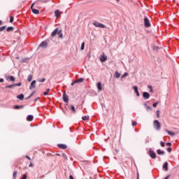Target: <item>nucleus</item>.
<instances>
[{
	"label": "nucleus",
	"instance_id": "f257e3e1",
	"mask_svg": "<svg viewBox=\"0 0 179 179\" xmlns=\"http://www.w3.org/2000/svg\"><path fill=\"white\" fill-rule=\"evenodd\" d=\"M153 127L157 129V131H159L161 128L160 122H159V120H154L153 122Z\"/></svg>",
	"mask_w": 179,
	"mask_h": 179
},
{
	"label": "nucleus",
	"instance_id": "f03ea898",
	"mask_svg": "<svg viewBox=\"0 0 179 179\" xmlns=\"http://www.w3.org/2000/svg\"><path fill=\"white\" fill-rule=\"evenodd\" d=\"M34 5H36V2H34L31 6V10L32 13H34V15H38V13H40V11L34 8H33V6H34Z\"/></svg>",
	"mask_w": 179,
	"mask_h": 179
},
{
	"label": "nucleus",
	"instance_id": "7ed1b4c3",
	"mask_svg": "<svg viewBox=\"0 0 179 179\" xmlns=\"http://www.w3.org/2000/svg\"><path fill=\"white\" fill-rule=\"evenodd\" d=\"M94 26L95 27H101V29H106V25H104L103 24L97 22H94L93 23Z\"/></svg>",
	"mask_w": 179,
	"mask_h": 179
},
{
	"label": "nucleus",
	"instance_id": "20e7f679",
	"mask_svg": "<svg viewBox=\"0 0 179 179\" xmlns=\"http://www.w3.org/2000/svg\"><path fill=\"white\" fill-rule=\"evenodd\" d=\"M144 26L145 27H150V22L149 21V19H148V17L144 18Z\"/></svg>",
	"mask_w": 179,
	"mask_h": 179
},
{
	"label": "nucleus",
	"instance_id": "39448f33",
	"mask_svg": "<svg viewBox=\"0 0 179 179\" xmlns=\"http://www.w3.org/2000/svg\"><path fill=\"white\" fill-rule=\"evenodd\" d=\"M149 155H150L151 159H156V152H155L153 150H150Z\"/></svg>",
	"mask_w": 179,
	"mask_h": 179
},
{
	"label": "nucleus",
	"instance_id": "423d86ee",
	"mask_svg": "<svg viewBox=\"0 0 179 179\" xmlns=\"http://www.w3.org/2000/svg\"><path fill=\"white\" fill-rule=\"evenodd\" d=\"M36 2V5H41V3H47L48 0H37Z\"/></svg>",
	"mask_w": 179,
	"mask_h": 179
},
{
	"label": "nucleus",
	"instance_id": "0eeeda50",
	"mask_svg": "<svg viewBox=\"0 0 179 179\" xmlns=\"http://www.w3.org/2000/svg\"><path fill=\"white\" fill-rule=\"evenodd\" d=\"M57 146L59 149H63V150L68 148V146L65 144H58Z\"/></svg>",
	"mask_w": 179,
	"mask_h": 179
},
{
	"label": "nucleus",
	"instance_id": "6e6552de",
	"mask_svg": "<svg viewBox=\"0 0 179 179\" xmlns=\"http://www.w3.org/2000/svg\"><path fill=\"white\" fill-rule=\"evenodd\" d=\"M63 101H64V103H68V101H69V99L65 92L63 94Z\"/></svg>",
	"mask_w": 179,
	"mask_h": 179
},
{
	"label": "nucleus",
	"instance_id": "1a4fd4ad",
	"mask_svg": "<svg viewBox=\"0 0 179 179\" xmlns=\"http://www.w3.org/2000/svg\"><path fill=\"white\" fill-rule=\"evenodd\" d=\"M100 61L101 62H106V61H107V56L103 54L102 56L100 57Z\"/></svg>",
	"mask_w": 179,
	"mask_h": 179
},
{
	"label": "nucleus",
	"instance_id": "9d476101",
	"mask_svg": "<svg viewBox=\"0 0 179 179\" xmlns=\"http://www.w3.org/2000/svg\"><path fill=\"white\" fill-rule=\"evenodd\" d=\"M143 97L145 99V100H148V99L150 97V94H149V92H143Z\"/></svg>",
	"mask_w": 179,
	"mask_h": 179
},
{
	"label": "nucleus",
	"instance_id": "9b49d317",
	"mask_svg": "<svg viewBox=\"0 0 179 179\" xmlns=\"http://www.w3.org/2000/svg\"><path fill=\"white\" fill-rule=\"evenodd\" d=\"M133 89H134L135 93L136 94L137 97H139L141 96V94H139V92L138 91V86H134Z\"/></svg>",
	"mask_w": 179,
	"mask_h": 179
},
{
	"label": "nucleus",
	"instance_id": "f8f14e48",
	"mask_svg": "<svg viewBox=\"0 0 179 179\" xmlns=\"http://www.w3.org/2000/svg\"><path fill=\"white\" fill-rule=\"evenodd\" d=\"M36 88V80H33L31 83V85L29 86V90H31V89Z\"/></svg>",
	"mask_w": 179,
	"mask_h": 179
},
{
	"label": "nucleus",
	"instance_id": "ddd939ff",
	"mask_svg": "<svg viewBox=\"0 0 179 179\" xmlns=\"http://www.w3.org/2000/svg\"><path fill=\"white\" fill-rule=\"evenodd\" d=\"M58 34V28H56L51 34L52 37H55Z\"/></svg>",
	"mask_w": 179,
	"mask_h": 179
},
{
	"label": "nucleus",
	"instance_id": "4468645a",
	"mask_svg": "<svg viewBox=\"0 0 179 179\" xmlns=\"http://www.w3.org/2000/svg\"><path fill=\"white\" fill-rule=\"evenodd\" d=\"M6 80H10L11 82H15V77L10 76L6 77Z\"/></svg>",
	"mask_w": 179,
	"mask_h": 179
},
{
	"label": "nucleus",
	"instance_id": "2eb2a0df",
	"mask_svg": "<svg viewBox=\"0 0 179 179\" xmlns=\"http://www.w3.org/2000/svg\"><path fill=\"white\" fill-rule=\"evenodd\" d=\"M96 87L99 92H101L103 90V87H101V83H98L96 84Z\"/></svg>",
	"mask_w": 179,
	"mask_h": 179
},
{
	"label": "nucleus",
	"instance_id": "dca6fc26",
	"mask_svg": "<svg viewBox=\"0 0 179 179\" xmlns=\"http://www.w3.org/2000/svg\"><path fill=\"white\" fill-rule=\"evenodd\" d=\"M163 167L164 168L165 171H169V163H168L167 162H166L164 164Z\"/></svg>",
	"mask_w": 179,
	"mask_h": 179
},
{
	"label": "nucleus",
	"instance_id": "f3484780",
	"mask_svg": "<svg viewBox=\"0 0 179 179\" xmlns=\"http://www.w3.org/2000/svg\"><path fill=\"white\" fill-rule=\"evenodd\" d=\"M48 44L47 42L43 41L42 42L39 46L42 47L43 48H45V47H47Z\"/></svg>",
	"mask_w": 179,
	"mask_h": 179
},
{
	"label": "nucleus",
	"instance_id": "a211bd4d",
	"mask_svg": "<svg viewBox=\"0 0 179 179\" xmlns=\"http://www.w3.org/2000/svg\"><path fill=\"white\" fill-rule=\"evenodd\" d=\"M55 15L57 17V18L58 19V17H59V15H61V13L59 12V10H56L55 11Z\"/></svg>",
	"mask_w": 179,
	"mask_h": 179
},
{
	"label": "nucleus",
	"instance_id": "6ab92c4d",
	"mask_svg": "<svg viewBox=\"0 0 179 179\" xmlns=\"http://www.w3.org/2000/svg\"><path fill=\"white\" fill-rule=\"evenodd\" d=\"M17 99H19V100H23L24 99V95H23V94H19L17 96Z\"/></svg>",
	"mask_w": 179,
	"mask_h": 179
},
{
	"label": "nucleus",
	"instance_id": "aec40b11",
	"mask_svg": "<svg viewBox=\"0 0 179 179\" xmlns=\"http://www.w3.org/2000/svg\"><path fill=\"white\" fill-rule=\"evenodd\" d=\"M34 117L33 115H29L27 116V121H31L32 120H34Z\"/></svg>",
	"mask_w": 179,
	"mask_h": 179
},
{
	"label": "nucleus",
	"instance_id": "412c9836",
	"mask_svg": "<svg viewBox=\"0 0 179 179\" xmlns=\"http://www.w3.org/2000/svg\"><path fill=\"white\" fill-rule=\"evenodd\" d=\"M114 76H115V78H116V79H118V78H120L121 76V74L120 73H118V71H115Z\"/></svg>",
	"mask_w": 179,
	"mask_h": 179
},
{
	"label": "nucleus",
	"instance_id": "4be33fe9",
	"mask_svg": "<svg viewBox=\"0 0 179 179\" xmlns=\"http://www.w3.org/2000/svg\"><path fill=\"white\" fill-rule=\"evenodd\" d=\"M83 80H84L83 78H79L78 80H76L74 83H82V82H83Z\"/></svg>",
	"mask_w": 179,
	"mask_h": 179
},
{
	"label": "nucleus",
	"instance_id": "5701e85b",
	"mask_svg": "<svg viewBox=\"0 0 179 179\" xmlns=\"http://www.w3.org/2000/svg\"><path fill=\"white\" fill-rule=\"evenodd\" d=\"M70 107H71V111H73L74 114L76 113V109H75V106L73 105H71Z\"/></svg>",
	"mask_w": 179,
	"mask_h": 179
},
{
	"label": "nucleus",
	"instance_id": "b1692460",
	"mask_svg": "<svg viewBox=\"0 0 179 179\" xmlns=\"http://www.w3.org/2000/svg\"><path fill=\"white\" fill-rule=\"evenodd\" d=\"M166 132L169 134V135H170L171 136H174V135H176V133L173 132V131H170L169 130H166Z\"/></svg>",
	"mask_w": 179,
	"mask_h": 179
},
{
	"label": "nucleus",
	"instance_id": "393cba45",
	"mask_svg": "<svg viewBox=\"0 0 179 179\" xmlns=\"http://www.w3.org/2000/svg\"><path fill=\"white\" fill-rule=\"evenodd\" d=\"M58 33V36L59 37V38H62L63 35H62V30H59V31H57Z\"/></svg>",
	"mask_w": 179,
	"mask_h": 179
},
{
	"label": "nucleus",
	"instance_id": "a878e982",
	"mask_svg": "<svg viewBox=\"0 0 179 179\" xmlns=\"http://www.w3.org/2000/svg\"><path fill=\"white\" fill-rule=\"evenodd\" d=\"M15 87V85H7L5 87L6 89H13Z\"/></svg>",
	"mask_w": 179,
	"mask_h": 179
},
{
	"label": "nucleus",
	"instance_id": "bb28decb",
	"mask_svg": "<svg viewBox=\"0 0 179 179\" xmlns=\"http://www.w3.org/2000/svg\"><path fill=\"white\" fill-rule=\"evenodd\" d=\"M33 79V76L31 74L28 76L27 80L29 82H31V80Z\"/></svg>",
	"mask_w": 179,
	"mask_h": 179
},
{
	"label": "nucleus",
	"instance_id": "cd10ccee",
	"mask_svg": "<svg viewBox=\"0 0 179 179\" xmlns=\"http://www.w3.org/2000/svg\"><path fill=\"white\" fill-rule=\"evenodd\" d=\"M89 118H90L89 116H83L82 117V120H83V121H89Z\"/></svg>",
	"mask_w": 179,
	"mask_h": 179
},
{
	"label": "nucleus",
	"instance_id": "c85d7f7f",
	"mask_svg": "<svg viewBox=\"0 0 179 179\" xmlns=\"http://www.w3.org/2000/svg\"><path fill=\"white\" fill-rule=\"evenodd\" d=\"M23 106H15L14 108H15L16 110H19V108H23Z\"/></svg>",
	"mask_w": 179,
	"mask_h": 179
},
{
	"label": "nucleus",
	"instance_id": "c756f323",
	"mask_svg": "<svg viewBox=\"0 0 179 179\" xmlns=\"http://www.w3.org/2000/svg\"><path fill=\"white\" fill-rule=\"evenodd\" d=\"M157 155H164V151H161L160 150H157Z\"/></svg>",
	"mask_w": 179,
	"mask_h": 179
},
{
	"label": "nucleus",
	"instance_id": "7c9ffc66",
	"mask_svg": "<svg viewBox=\"0 0 179 179\" xmlns=\"http://www.w3.org/2000/svg\"><path fill=\"white\" fill-rule=\"evenodd\" d=\"M13 30V27H8L6 29L7 31H12Z\"/></svg>",
	"mask_w": 179,
	"mask_h": 179
},
{
	"label": "nucleus",
	"instance_id": "2f4dec72",
	"mask_svg": "<svg viewBox=\"0 0 179 179\" xmlns=\"http://www.w3.org/2000/svg\"><path fill=\"white\" fill-rule=\"evenodd\" d=\"M38 81L43 83L45 82V78L38 79Z\"/></svg>",
	"mask_w": 179,
	"mask_h": 179
},
{
	"label": "nucleus",
	"instance_id": "473e14b6",
	"mask_svg": "<svg viewBox=\"0 0 179 179\" xmlns=\"http://www.w3.org/2000/svg\"><path fill=\"white\" fill-rule=\"evenodd\" d=\"M48 92H50V88H48L46 92H43L44 96H47V94H48Z\"/></svg>",
	"mask_w": 179,
	"mask_h": 179
},
{
	"label": "nucleus",
	"instance_id": "72a5a7b5",
	"mask_svg": "<svg viewBox=\"0 0 179 179\" xmlns=\"http://www.w3.org/2000/svg\"><path fill=\"white\" fill-rule=\"evenodd\" d=\"M16 176H17V171H15L13 172V178H16Z\"/></svg>",
	"mask_w": 179,
	"mask_h": 179
},
{
	"label": "nucleus",
	"instance_id": "f704fd0d",
	"mask_svg": "<svg viewBox=\"0 0 179 179\" xmlns=\"http://www.w3.org/2000/svg\"><path fill=\"white\" fill-rule=\"evenodd\" d=\"M5 29H6V26H3V27H0V31H3V30H5Z\"/></svg>",
	"mask_w": 179,
	"mask_h": 179
},
{
	"label": "nucleus",
	"instance_id": "c9c22d12",
	"mask_svg": "<svg viewBox=\"0 0 179 179\" xmlns=\"http://www.w3.org/2000/svg\"><path fill=\"white\" fill-rule=\"evenodd\" d=\"M80 50H85V42H83V43H82Z\"/></svg>",
	"mask_w": 179,
	"mask_h": 179
},
{
	"label": "nucleus",
	"instance_id": "e433bc0d",
	"mask_svg": "<svg viewBox=\"0 0 179 179\" xmlns=\"http://www.w3.org/2000/svg\"><path fill=\"white\" fill-rule=\"evenodd\" d=\"M34 95V92H32V93L30 94V96L26 99V100H29V99L33 97Z\"/></svg>",
	"mask_w": 179,
	"mask_h": 179
},
{
	"label": "nucleus",
	"instance_id": "4c0bfd02",
	"mask_svg": "<svg viewBox=\"0 0 179 179\" xmlns=\"http://www.w3.org/2000/svg\"><path fill=\"white\" fill-rule=\"evenodd\" d=\"M145 107H146V110H148V111H149V110H152V108L146 104H145Z\"/></svg>",
	"mask_w": 179,
	"mask_h": 179
},
{
	"label": "nucleus",
	"instance_id": "58836bf2",
	"mask_svg": "<svg viewBox=\"0 0 179 179\" xmlns=\"http://www.w3.org/2000/svg\"><path fill=\"white\" fill-rule=\"evenodd\" d=\"M157 117H158V118H160V110H157Z\"/></svg>",
	"mask_w": 179,
	"mask_h": 179
},
{
	"label": "nucleus",
	"instance_id": "ea45409f",
	"mask_svg": "<svg viewBox=\"0 0 179 179\" xmlns=\"http://www.w3.org/2000/svg\"><path fill=\"white\" fill-rule=\"evenodd\" d=\"M62 157H64V159L65 160H68V157L66 156V155L62 154Z\"/></svg>",
	"mask_w": 179,
	"mask_h": 179
},
{
	"label": "nucleus",
	"instance_id": "a19ab883",
	"mask_svg": "<svg viewBox=\"0 0 179 179\" xmlns=\"http://www.w3.org/2000/svg\"><path fill=\"white\" fill-rule=\"evenodd\" d=\"M160 143H161L162 148H164L166 143L164 142H163V141H161Z\"/></svg>",
	"mask_w": 179,
	"mask_h": 179
},
{
	"label": "nucleus",
	"instance_id": "79ce46f5",
	"mask_svg": "<svg viewBox=\"0 0 179 179\" xmlns=\"http://www.w3.org/2000/svg\"><path fill=\"white\" fill-rule=\"evenodd\" d=\"M15 87H16V86H22V83H18L17 84H14Z\"/></svg>",
	"mask_w": 179,
	"mask_h": 179
},
{
	"label": "nucleus",
	"instance_id": "37998d69",
	"mask_svg": "<svg viewBox=\"0 0 179 179\" xmlns=\"http://www.w3.org/2000/svg\"><path fill=\"white\" fill-rule=\"evenodd\" d=\"M148 88L150 89V92L152 93V92H153V88H152V85H149Z\"/></svg>",
	"mask_w": 179,
	"mask_h": 179
},
{
	"label": "nucleus",
	"instance_id": "c03bdc74",
	"mask_svg": "<svg viewBox=\"0 0 179 179\" xmlns=\"http://www.w3.org/2000/svg\"><path fill=\"white\" fill-rule=\"evenodd\" d=\"M10 23H13V17H10Z\"/></svg>",
	"mask_w": 179,
	"mask_h": 179
},
{
	"label": "nucleus",
	"instance_id": "a18cd8bd",
	"mask_svg": "<svg viewBox=\"0 0 179 179\" xmlns=\"http://www.w3.org/2000/svg\"><path fill=\"white\" fill-rule=\"evenodd\" d=\"M159 104V102H156L152 104L153 107H157V105Z\"/></svg>",
	"mask_w": 179,
	"mask_h": 179
},
{
	"label": "nucleus",
	"instance_id": "49530a36",
	"mask_svg": "<svg viewBox=\"0 0 179 179\" xmlns=\"http://www.w3.org/2000/svg\"><path fill=\"white\" fill-rule=\"evenodd\" d=\"M125 76H128V73H124L123 76H122V78H125Z\"/></svg>",
	"mask_w": 179,
	"mask_h": 179
},
{
	"label": "nucleus",
	"instance_id": "de8ad7c7",
	"mask_svg": "<svg viewBox=\"0 0 179 179\" xmlns=\"http://www.w3.org/2000/svg\"><path fill=\"white\" fill-rule=\"evenodd\" d=\"M137 122H132V126L135 127L136 125Z\"/></svg>",
	"mask_w": 179,
	"mask_h": 179
},
{
	"label": "nucleus",
	"instance_id": "09e8293b",
	"mask_svg": "<svg viewBox=\"0 0 179 179\" xmlns=\"http://www.w3.org/2000/svg\"><path fill=\"white\" fill-rule=\"evenodd\" d=\"M26 159H28V160H31V158H30V157H29L28 155H26Z\"/></svg>",
	"mask_w": 179,
	"mask_h": 179
},
{
	"label": "nucleus",
	"instance_id": "8fccbe9b",
	"mask_svg": "<svg viewBox=\"0 0 179 179\" xmlns=\"http://www.w3.org/2000/svg\"><path fill=\"white\" fill-rule=\"evenodd\" d=\"M167 150H168V152H169V153L171 152V150H172V149H171V148H169L168 149H167Z\"/></svg>",
	"mask_w": 179,
	"mask_h": 179
},
{
	"label": "nucleus",
	"instance_id": "3c124183",
	"mask_svg": "<svg viewBox=\"0 0 179 179\" xmlns=\"http://www.w3.org/2000/svg\"><path fill=\"white\" fill-rule=\"evenodd\" d=\"M166 146H171V143H166Z\"/></svg>",
	"mask_w": 179,
	"mask_h": 179
},
{
	"label": "nucleus",
	"instance_id": "603ef678",
	"mask_svg": "<svg viewBox=\"0 0 179 179\" xmlns=\"http://www.w3.org/2000/svg\"><path fill=\"white\" fill-rule=\"evenodd\" d=\"M26 178H27V176L26 175H23L22 179H26Z\"/></svg>",
	"mask_w": 179,
	"mask_h": 179
},
{
	"label": "nucleus",
	"instance_id": "864d4df0",
	"mask_svg": "<svg viewBox=\"0 0 179 179\" xmlns=\"http://www.w3.org/2000/svg\"><path fill=\"white\" fill-rule=\"evenodd\" d=\"M2 82H3V78L0 79V83H2Z\"/></svg>",
	"mask_w": 179,
	"mask_h": 179
},
{
	"label": "nucleus",
	"instance_id": "5fc2aeb1",
	"mask_svg": "<svg viewBox=\"0 0 179 179\" xmlns=\"http://www.w3.org/2000/svg\"><path fill=\"white\" fill-rule=\"evenodd\" d=\"M69 178L70 179H73V176H72V175H70Z\"/></svg>",
	"mask_w": 179,
	"mask_h": 179
},
{
	"label": "nucleus",
	"instance_id": "6e6d98bb",
	"mask_svg": "<svg viewBox=\"0 0 179 179\" xmlns=\"http://www.w3.org/2000/svg\"><path fill=\"white\" fill-rule=\"evenodd\" d=\"M76 83H75V81L74 82H73L72 83H71V86H73V85H75Z\"/></svg>",
	"mask_w": 179,
	"mask_h": 179
},
{
	"label": "nucleus",
	"instance_id": "4d7b16f0",
	"mask_svg": "<svg viewBox=\"0 0 179 179\" xmlns=\"http://www.w3.org/2000/svg\"><path fill=\"white\" fill-rule=\"evenodd\" d=\"M29 167H33V164L31 163V164L29 165Z\"/></svg>",
	"mask_w": 179,
	"mask_h": 179
},
{
	"label": "nucleus",
	"instance_id": "13d9d810",
	"mask_svg": "<svg viewBox=\"0 0 179 179\" xmlns=\"http://www.w3.org/2000/svg\"><path fill=\"white\" fill-rule=\"evenodd\" d=\"M40 99V97H38L35 99V101H37V100H38Z\"/></svg>",
	"mask_w": 179,
	"mask_h": 179
},
{
	"label": "nucleus",
	"instance_id": "bf43d9fd",
	"mask_svg": "<svg viewBox=\"0 0 179 179\" xmlns=\"http://www.w3.org/2000/svg\"><path fill=\"white\" fill-rule=\"evenodd\" d=\"M137 179H139V174H138L137 176Z\"/></svg>",
	"mask_w": 179,
	"mask_h": 179
},
{
	"label": "nucleus",
	"instance_id": "052dcab7",
	"mask_svg": "<svg viewBox=\"0 0 179 179\" xmlns=\"http://www.w3.org/2000/svg\"><path fill=\"white\" fill-rule=\"evenodd\" d=\"M1 24H2V21L0 20V26H1Z\"/></svg>",
	"mask_w": 179,
	"mask_h": 179
},
{
	"label": "nucleus",
	"instance_id": "680f3d73",
	"mask_svg": "<svg viewBox=\"0 0 179 179\" xmlns=\"http://www.w3.org/2000/svg\"><path fill=\"white\" fill-rule=\"evenodd\" d=\"M57 156H61V155L60 154H57Z\"/></svg>",
	"mask_w": 179,
	"mask_h": 179
},
{
	"label": "nucleus",
	"instance_id": "e2e57ef3",
	"mask_svg": "<svg viewBox=\"0 0 179 179\" xmlns=\"http://www.w3.org/2000/svg\"><path fill=\"white\" fill-rule=\"evenodd\" d=\"M117 1V2H120V0H116Z\"/></svg>",
	"mask_w": 179,
	"mask_h": 179
},
{
	"label": "nucleus",
	"instance_id": "0e129e2a",
	"mask_svg": "<svg viewBox=\"0 0 179 179\" xmlns=\"http://www.w3.org/2000/svg\"><path fill=\"white\" fill-rule=\"evenodd\" d=\"M44 176H41V178H43Z\"/></svg>",
	"mask_w": 179,
	"mask_h": 179
}]
</instances>
